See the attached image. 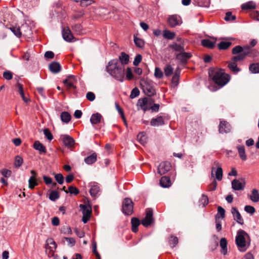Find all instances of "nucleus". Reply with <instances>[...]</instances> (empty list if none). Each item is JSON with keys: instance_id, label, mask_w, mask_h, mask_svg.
<instances>
[{"instance_id": "f257e3e1", "label": "nucleus", "mask_w": 259, "mask_h": 259, "mask_svg": "<svg viewBox=\"0 0 259 259\" xmlns=\"http://www.w3.org/2000/svg\"><path fill=\"white\" fill-rule=\"evenodd\" d=\"M232 54L237 56L232 57V61L228 63V67L232 72L237 73L240 69L237 67L236 62L244 59L246 56L250 57L256 56L258 53L254 50H252L248 46L242 47L237 46L232 51Z\"/></svg>"}, {"instance_id": "f03ea898", "label": "nucleus", "mask_w": 259, "mask_h": 259, "mask_svg": "<svg viewBox=\"0 0 259 259\" xmlns=\"http://www.w3.org/2000/svg\"><path fill=\"white\" fill-rule=\"evenodd\" d=\"M107 72L117 80L122 81L124 77V66L118 60L114 59L108 63Z\"/></svg>"}, {"instance_id": "7ed1b4c3", "label": "nucleus", "mask_w": 259, "mask_h": 259, "mask_svg": "<svg viewBox=\"0 0 259 259\" xmlns=\"http://www.w3.org/2000/svg\"><path fill=\"white\" fill-rule=\"evenodd\" d=\"M235 242L238 250L240 251L244 252L250 246L251 238L247 233L242 229H240L237 232Z\"/></svg>"}, {"instance_id": "20e7f679", "label": "nucleus", "mask_w": 259, "mask_h": 259, "mask_svg": "<svg viewBox=\"0 0 259 259\" xmlns=\"http://www.w3.org/2000/svg\"><path fill=\"white\" fill-rule=\"evenodd\" d=\"M209 75L213 81L222 88L225 85L230 79V76L222 69H215L209 72Z\"/></svg>"}, {"instance_id": "39448f33", "label": "nucleus", "mask_w": 259, "mask_h": 259, "mask_svg": "<svg viewBox=\"0 0 259 259\" xmlns=\"http://www.w3.org/2000/svg\"><path fill=\"white\" fill-rule=\"evenodd\" d=\"M153 104L152 101L147 98H144L139 99L137 105L144 111L150 110L151 105Z\"/></svg>"}, {"instance_id": "423d86ee", "label": "nucleus", "mask_w": 259, "mask_h": 259, "mask_svg": "<svg viewBox=\"0 0 259 259\" xmlns=\"http://www.w3.org/2000/svg\"><path fill=\"white\" fill-rule=\"evenodd\" d=\"M133 205L131 199L125 198L122 203V212L126 215H131L133 212Z\"/></svg>"}, {"instance_id": "0eeeda50", "label": "nucleus", "mask_w": 259, "mask_h": 259, "mask_svg": "<svg viewBox=\"0 0 259 259\" xmlns=\"http://www.w3.org/2000/svg\"><path fill=\"white\" fill-rule=\"evenodd\" d=\"M57 244L54 240L51 238H48L46 241V252L49 256H53L56 249Z\"/></svg>"}, {"instance_id": "6e6552de", "label": "nucleus", "mask_w": 259, "mask_h": 259, "mask_svg": "<svg viewBox=\"0 0 259 259\" xmlns=\"http://www.w3.org/2000/svg\"><path fill=\"white\" fill-rule=\"evenodd\" d=\"M153 210L151 208H148L146 210V217L141 221V224L146 227L151 225L153 222Z\"/></svg>"}, {"instance_id": "1a4fd4ad", "label": "nucleus", "mask_w": 259, "mask_h": 259, "mask_svg": "<svg viewBox=\"0 0 259 259\" xmlns=\"http://www.w3.org/2000/svg\"><path fill=\"white\" fill-rule=\"evenodd\" d=\"M79 207L82 210L83 216L82 221L84 223H87L91 217L92 213L91 208L84 204H80Z\"/></svg>"}, {"instance_id": "9d476101", "label": "nucleus", "mask_w": 259, "mask_h": 259, "mask_svg": "<svg viewBox=\"0 0 259 259\" xmlns=\"http://www.w3.org/2000/svg\"><path fill=\"white\" fill-rule=\"evenodd\" d=\"M167 22L171 27H175L177 25H181L182 23V20L180 16L178 15H172L168 17Z\"/></svg>"}, {"instance_id": "9b49d317", "label": "nucleus", "mask_w": 259, "mask_h": 259, "mask_svg": "<svg viewBox=\"0 0 259 259\" xmlns=\"http://www.w3.org/2000/svg\"><path fill=\"white\" fill-rule=\"evenodd\" d=\"M62 33L63 38L65 41L68 42L75 41V37L68 27H63L62 30Z\"/></svg>"}, {"instance_id": "f8f14e48", "label": "nucleus", "mask_w": 259, "mask_h": 259, "mask_svg": "<svg viewBox=\"0 0 259 259\" xmlns=\"http://www.w3.org/2000/svg\"><path fill=\"white\" fill-rule=\"evenodd\" d=\"M143 92L148 96H152L155 94L154 88L147 81L141 82Z\"/></svg>"}, {"instance_id": "ddd939ff", "label": "nucleus", "mask_w": 259, "mask_h": 259, "mask_svg": "<svg viewBox=\"0 0 259 259\" xmlns=\"http://www.w3.org/2000/svg\"><path fill=\"white\" fill-rule=\"evenodd\" d=\"M171 168L170 163L168 162H161L158 168V173L162 175L166 174L168 172Z\"/></svg>"}, {"instance_id": "4468645a", "label": "nucleus", "mask_w": 259, "mask_h": 259, "mask_svg": "<svg viewBox=\"0 0 259 259\" xmlns=\"http://www.w3.org/2000/svg\"><path fill=\"white\" fill-rule=\"evenodd\" d=\"M214 164L216 166H217V168L215 169L214 168H212L211 176H213V172H214L216 179L219 181H221L223 177V169L219 162L215 161Z\"/></svg>"}, {"instance_id": "2eb2a0df", "label": "nucleus", "mask_w": 259, "mask_h": 259, "mask_svg": "<svg viewBox=\"0 0 259 259\" xmlns=\"http://www.w3.org/2000/svg\"><path fill=\"white\" fill-rule=\"evenodd\" d=\"M231 184L233 189L234 190L239 191L244 189L246 183L244 180H243L241 182L238 180L235 179L232 181Z\"/></svg>"}, {"instance_id": "dca6fc26", "label": "nucleus", "mask_w": 259, "mask_h": 259, "mask_svg": "<svg viewBox=\"0 0 259 259\" xmlns=\"http://www.w3.org/2000/svg\"><path fill=\"white\" fill-rule=\"evenodd\" d=\"M75 82V77L73 75L68 76L67 78L63 81V83L67 90L75 88L74 84Z\"/></svg>"}, {"instance_id": "f3484780", "label": "nucleus", "mask_w": 259, "mask_h": 259, "mask_svg": "<svg viewBox=\"0 0 259 259\" xmlns=\"http://www.w3.org/2000/svg\"><path fill=\"white\" fill-rule=\"evenodd\" d=\"M231 125L226 121L222 120L219 125V132L220 133H228L231 131Z\"/></svg>"}, {"instance_id": "a211bd4d", "label": "nucleus", "mask_w": 259, "mask_h": 259, "mask_svg": "<svg viewBox=\"0 0 259 259\" xmlns=\"http://www.w3.org/2000/svg\"><path fill=\"white\" fill-rule=\"evenodd\" d=\"M231 213L233 214L234 220H235L238 224L240 225L244 224V220L240 212L236 207L232 208Z\"/></svg>"}, {"instance_id": "6ab92c4d", "label": "nucleus", "mask_w": 259, "mask_h": 259, "mask_svg": "<svg viewBox=\"0 0 259 259\" xmlns=\"http://www.w3.org/2000/svg\"><path fill=\"white\" fill-rule=\"evenodd\" d=\"M61 138L63 144L67 147H71L73 146L74 144V139L70 136L64 135L61 136Z\"/></svg>"}, {"instance_id": "aec40b11", "label": "nucleus", "mask_w": 259, "mask_h": 259, "mask_svg": "<svg viewBox=\"0 0 259 259\" xmlns=\"http://www.w3.org/2000/svg\"><path fill=\"white\" fill-rule=\"evenodd\" d=\"M192 55L190 53H186L184 52H181L176 55V58L181 63H184L190 59Z\"/></svg>"}, {"instance_id": "412c9836", "label": "nucleus", "mask_w": 259, "mask_h": 259, "mask_svg": "<svg viewBox=\"0 0 259 259\" xmlns=\"http://www.w3.org/2000/svg\"><path fill=\"white\" fill-rule=\"evenodd\" d=\"M7 28L10 29L14 34L18 38H20L22 36L20 27L18 25H12L10 27H6Z\"/></svg>"}, {"instance_id": "4be33fe9", "label": "nucleus", "mask_w": 259, "mask_h": 259, "mask_svg": "<svg viewBox=\"0 0 259 259\" xmlns=\"http://www.w3.org/2000/svg\"><path fill=\"white\" fill-rule=\"evenodd\" d=\"M164 124V121L162 116H158L152 118L150 121V124L153 126H158Z\"/></svg>"}, {"instance_id": "5701e85b", "label": "nucleus", "mask_w": 259, "mask_h": 259, "mask_svg": "<svg viewBox=\"0 0 259 259\" xmlns=\"http://www.w3.org/2000/svg\"><path fill=\"white\" fill-rule=\"evenodd\" d=\"M49 69L52 73H57L60 71L61 66L58 62H53L50 64Z\"/></svg>"}, {"instance_id": "b1692460", "label": "nucleus", "mask_w": 259, "mask_h": 259, "mask_svg": "<svg viewBox=\"0 0 259 259\" xmlns=\"http://www.w3.org/2000/svg\"><path fill=\"white\" fill-rule=\"evenodd\" d=\"M90 194L92 196H96L99 192V187L97 183L92 182L90 183Z\"/></svg>"}, {"instance_id": "393cba45", "label": "nucleus", "mask_w": 259, "mask_h": 259, "mask_svg": "<svg viewBox=\"0 0 259 259\" xmlns=\"http://www.w3.org/2000/svg\"><path fill=\"white\" fill-rule=\"evenodd\" d=\"M220 246L221 247V252L224 255L227 253V241L225 238H222L220 242Z\"/></svg>"}, {"instance_id": "a878e982", "label": "nucleus", "mask_w": 259, "mask_h": 259, "mask_svg": "<svg viewBox=\"0 0 259 259\" xmlns=\"http://www.w3.org/2000/svg\"><path fill=\"white\" fill-rule=\"evenodd\" d=\"M169 47L174 51L181 53L185 51L184 45L182 44H178L173 43L169 46Z\"/></svg>"}, {"instance_id": "bb28decb", "label": "nucleus", "mask_w": 259, "mask_h": 259, "mask_svg": "<svg viewBox=\"0 0 259 259\" xmlns=\"http://www.w3.org/2000/svg\"><path fill=\"white\" fill-rule=\"evenodd\" d=\"M250 200L253 202H257L259 201V192L256 189H253L251 194L249 196Z\"/></svg>"}, {"instance_id": "cd10ccee", "label": "nucleus", "mask_w": 259, "mask_h": 259, "mask_svg": "<svg viewBox=\"0 0 259 259\" xmlns=\"http://www.w3.org/2000/svg\"><path fill=\"white\" fill-rule=\"evenodd\" d=\"M33 148L41 153L46 152V147L38 141H36L33 144Z\"/></svg>"}, {"instance_id": "c85d7f7f", "label": "nucleus", "mask_w": 259, "mask_h": 259, "mask_svg": "<svg viewBox=\"0 0 259 259\" xmlns=\"http://www.w3.org/2000/svg\"><path fill=\"white\" fill-rule=\"evenodd\" d=\"M237 149L238 150L239 157H240L241 160L243 161L246 160L247 159V156L245 154L244 147L241 146H237Z\"/></svg>"}, {"instance_id": "c756f323", "label": "nucleus", "mask_w": 259, "mask_h": 259, "mask_svg": "<svg viewBox=\"0 0 259 259\" xmlns=\"http://www.w3.org/2000/svg\"><path fill=\"white\" fill-rule=\"evenodd\" d=\"M160 185L164 188L168 187L171 185L170 179L167 177H162L160 180Z\"/></svg>"}, {"instance_id": "7c9ffc66", "label": "nucleus", "mask_w": 259, "mask_h": 259, "mask_svg": "<svg viewBox=\"0 0 259 259\" xmlns=\"http://www.w3.org/2000/svg\"><path fill=\"white\" fill-rule=\"evenodd\" d=\"M102 116L99 113L93 114L90 119V121L93 124L99 123L101 120Z\"/></svg>"}, {"instance_id": "2f4dec72", "label": "nucleus", "mask_w": 259, "mask_h": 259, "mask_svg": "<svg viewBox=\"0 0 259 259\" xmlns=\"http://www.w3.org/2000/svg\"><path fill=\"white\" fill-rule=\"evenodd\" d=\"M215 42V40L211 41L208 39H204L201 40V45L204 47L211 49L214 47Z\"/></svg>"}, {"instance_id": "473e14b6", "label": "nucleus", "mask_w": 259, "mask_h": 259, "mask_svg": "<svg viewBox=\"0 0 259 259\" xmlns=\"http://www.w3.org/2000/svg\"><path fill=\"white\" fill-rule=\"evenodd\" d=\"M132 230L134 232H137L138 231V226L140 223V221L136 218H133L131 220Z\"/></svg>"}, {"instance_id": "72a5a7b5", "label": "nucleus", "mask_w": 259, "mask_h": 259, "mask_svg": "<svg viewBox=\"0 0 259 259\" xmlns=\"http://www.w3.org/2000/svg\"><path fill=\"white\" fill-rule=\"evenodd\" d=\"M97 160V154L95 153L88 156L84 159V162L88 164H91L95 162Z\"/></svg>"}, {"instance_id": "f704fd0d", "label": "nucleus", "mask_w": 259, "mask_h": 259, "mask_svg": "<svg viewBox=\"0 0 259 259\" xmlns=\"http://www.w3.org/2000/svg\"><path fill=\"white\" fill-rule=\"evenodd\" d=\"M119 59L118 61L124 66V65L128 64L129 62V56L126 53L122 52Z\"/></svg>"}, {"instance_id": "c9c22d12", "label": "nucleus", "mask_w": 259, "mask_h": 259, "mask_svg": "<svg viewBox=\"0 0 259 259\" xmlns=\"http://www.w3.org/2000/svg\"><path fill=\"white\" fill-rule=\"evenodd\" d=\"M163 36L165 38L172 39L175 37L176 33L174 32L165 29L163 31Z\"/></svg>"}, {"instance_id": "e433bc0d", "label": "nucleus", "mask_w": 259, "mask_h": 259, "mask_svg": "<svg viewBox=\"0 0 259 259\" xmlns=\"http://www.w3.org/2000/svg\"><path fill=\"white\" fill-rule=\"evenodd\" d=\"M61 120L65 123H68L71 120V115L67 112H63L61 114Z\"/></svg>"}, {"instance_id": "4c0bfd02", "label": "nucleus", "mask_w": 259, "mask_h": 259, "mask_svg": "<svg viewBox=\"0 0 259 259\" xmlns=\"http://www.w3.org/2000/svg\"><path fill=\"white\" fill-rule=\"evenodd\" d=\"M29 188L31 189H33L35 186L38 185L37 180L36 178L34 177H30L29 180Z\"/></svg>"}, {"instance_id": "58836bf2", "label": "nucleus", "mask_w": 259, "mask_h": 259, "mask_svg": "<svg viewBox=\"0 0 259 259\" xmlns=\"http://www.w3.org/2000/svg\"><path fill=\"white\" fill-rule=\"evenodd\" d=\"M255 4L252 2H249L245 4H243L241 6L243 10L253 9L255 8Z\"/></svg>"}, {"instance_id": "ea45409f", "label": "nucleus", "mask_w": 259, "mask_h": 259, "mask_svg": "<svg viewBox=\"0 0 259 259\" xmlns=\"http://www.w3.org/2000/svg\"><path fill=\"white\" fill-rule=\"evenodd\" d=\"M65 241L67 242L68 245L72 247L75 244V240L74 238L71 237H63L62 239V242L63 243H65Z\"/></svg>"}, {"instance_id": "a19ab883", "label": "nucleus", "mask_w": 259, "mask_h": 259, "mask_svg": "<svg viewBox=\"0 0 259 259\" xmlns=\"http://www.w3.org/2000/svg\"><path fill=\"white\" fill-rule=\"evenodd\" d=\"M137 138L142 144H144L146 143L147 137L145 132L139 133L137 136Z\"/></svg>"}, {"instance_id": "79ce46f5", "label": "nucleus", "mask_w": 259, "mask_h": 259, "mask_svg": "<svg viewBox=\"0 0 259 259\" xmlns=\"http://www.w3.org/2000/svg\"><path fill=\"white\" fill-rule=\"evenodd\" d=\"M232 43L229 41H221L218 44V48L220 50H226L229 48Z\"/></svg>"}, {"instance_id": "37998d69", "label": "nucleus", "mask_w": 259, "mask_h": 259, "mask_svg": "<svg viewBox=\"0 0 259 259\" xmlns=\"http://www.w3.org/2000/svg\"><path fill=\"white\" fill-rule=\"evenodd\" d=\"M164 74L166 76H170L174 72V69L170 65H166L164 68Z\"/></svg>"}, {"instance_id": "c03bdc74", "label": "nucleus", "mask_w": 259, "mask_h": 259, "mask_svg": "<svg viewBox=\"0 0 259 259\" xmlns=\"http://www.w3.org/2000/svg\"><path fill=\"white\" fill-rule=\"evenodd\" d=\"M250 71L253 73H257L259 72V64H252L249 66Z\"/></svg>"}, {"instance_id": "a18cd8bd", "label": "nucleus", "mask_w": 259, "mask_h": 259, "mask_svg": "<svg viewBox=\"0 0 259 259\" xmlns=\"http://www.w3.org/2000/svg\"><path fill=\"white\" fill-rule=\"evenodd\" d=\"M169 245L174 247L178 243V239L177 237L171 236L168 240Z\"/></svg>"}, {"instance_id": "49530a36", "label": "nucleus", "mask_w": 259, "mask_h": 259, "mask_svg": "<svg viewBox=\"0 0 259 259\" xmlns=\"http://www.w3.org/2000/svg\"><path fill=\"white\" fill-rule=\"evenodd\" d=\"M134 42L135 45L139 48H142L144 46V41L143 39L134 36Z\"/></svg>"}, {"instance_id": "de8ad7c7", "label": "nucleus", "mask_w": 259, "mask_h": 259, "mask_svg": "<svg viewBox=\"0 0 259 259\" xmlns=\"http://www.w3.org/2000/svg\"><path fill=\"white\" fill-rule=\"evenodd\" d=\"M154 76L156 78L160 79L163 76V73L160 68L156 67L154 71Z\"/></svg>"}, {"instance_id": "09e8293b", "label": "nucleus", "mask_w": 259, "mask_h": 259, "mask_svg": "<svg viewBox=\"0 0 259 259\" xmlns=\"http://www.w3.org/2000/svg\"><path fill=\"white\" fill-rule=\"evenodd\" d=\"M218 215L220 217V219L221 220H223L225 217V210L221 206H219L218 208V213L215 217H217Z\"/></svg>"}, {"instance_id": "8fccbe9b", "label": "nucleus", "mask_w": 259, "mask_h": 259, "mask_svg": "<svg viewBox=\"0 0 259 259\" xmlns=\"http://www.w3.org/2000/svg\"><path fill=\"white\" fill-rule=\"evenodd\" d=\"M216 229L218 232L222 230V220L219 216L215 217Z\"/></svg>"}, {"instance_id": "3c124183", "label": "nucleus", "mask_w": 259, "mask_h": 259, "mask_svg": "<svg viewBox=\"0 0 259 259\" xmlns=\"http://www.w3.org/2000/svg\"><path fill=\"white\" fill-rule=\"evenodd\" d=\"M59 197V193L56 191H53L51 192L49 198L52 200L55 201Z\"/></svg>"}, {"instance_id": "603ef678", "label": "nucleus", "mask_w": 259, "mask_h": 259, "mask_svg": "<svg viewBox=\"0 0 259 259\" xmlns=\"http://www.w3.org/2000/svg\"><path fill=\"white\" fill-rule=\"evenodd\" d=\"M140 94V91L137 88H134L131 93L130 98L134 99L137 97Z\"/></svg>"}, {"instance_id": "864d4df0", "label": "nucleus", "mask_w": 259, "mask_h": 259, "mask_svg": "<svg viewBox=\"0 0 259 259\" xmlns=\"http://www.w3.org/2000/svg\"><path fill=\"white\" fill-rule=\"evenodd\" d=\"M199 202L203 206H206L208 203V198L207 196L203 195L199 200Z\"/></svg>"}, {"instance_id": "5fc2aeb1", "label": "nucleus", "mask_w": 259, "mask_h": 259, "mask_svg": "<svg viewBox=\"0 0 259 259\" xmlns=\"http://www.w3.org/2000/svg\"><path fill=\"white\" fill-rule=\"evenodd\" d=\"M179 76L178 74H175L171 79V84L173 87H176L179 83Z\"/></svg>"}, {"instance_id": "6e6d98bb", "label": "nucleus", "mask_w": 259, "mask_h": 259, "mask_svg": "<svg viewBox=\"0 0 259 259\" xmlns=\"http://www.w3.org/2000/svg\"><path fill=\"white\" fill-rule=\"evenodd\" d=\"M73 30L75 31L77 34H81L82 31V26L80 24H75L72 26Z\"/></svg>"}, {"instance_id": "4d7b16f0", "label": "nucleus", "mask_w": 259, "mask_h": 259, "mask_svg": "<svg viewBox=\"0 0 259 259\" xmlns=\"http://www.w3.org/2000/svg\"><path fill=\"white\" fill-rule=\"evenodd\" d=\"M244 210L246 212L251 214H253L255 212V208L250 205H246L244 207Z\"/></svg>"}, {"instance_id": "13d9d810", "label": "nucleus", "mask_w": 259, "mask_h": 259, "mask_svg": "<svg viewBox=\"0 0 259 259\" xmlns=\"http://www.w3.org/2000/svg\"><path fill=\"white\" fill-rule=\"evenodd\" d=\"M55 178L56 180V181L59 184H62L64 182V177L63 175L61 174H56L55 176Z\"/></svg>"}, {"instance_id": "bf43d9fd", "label": "nucleus", "mask_w": 259, "mask_h": 259, "mask_svg": "<svg viewBox=\"0 0 259 259\" xmlns=\"http://www.w3.org/2000/svg\"><path fill=\"white\" fill-rule=\"evenodd\" d=\"M23 159L20 156H17L15 158V165L16 167H20L23 163Z\"/></svg>"}, {"instance_id": "052dcab7", "label": "nucleus", "mask_w": 259, "mask_h": 259, "mask_svg": "<svg viewBox=\"0 0 259 259\" xmlns=\"http://www.w3.org/2000/svg\"><path fill=\"white\" fill-rule=\"evenodd\" d=\"M236 17L235 16L232 15V13L230 12H228L226 13V16L225 17V20L226 21H233L235 20Z\"/></svg>"}, {"instance_id": "680f3d73", "label": "nucleus", "mask_w": 259, "mask_h": 259, "mask_svg": "<svg viewBox=\"0 0 259 259\" xmlns=\"http://www.w3.org/2000/svg\"><path fill=\"white\" fill-rule=\"evenodd\" d=\"M86 98L90 101H93L95 99V95L94 93L89 92L87 93Z\"/></svg>"}, {"instance_id": "e2e57ef3", "label": "nucleus", "mask_w": 259, "mask_h": 259, "mask_svg": "<svg viewBox=\"0 0 259 259\" xmlns=\"http://www.w3.org/2000/svg\"><path fill=\"white\" fill-rule=\"evenodd\" d=\"M44 133L46 138L50 141L53 139V136L51 132L48 129H45Z\"/></svg>"}, {"instance_id": "0e129e2a", "label": "nucleus", "mask_w": 259, "mask_h": 259, "mask_svg": "<svg viewBox=\"0 0 259 259\" xmlns=\"http://www.w3.org/2000/svg\"><path fill=\"white\" fill-rule=\"evenodd\" d=\"M68 191L70 194L77 195L79 193V190L75 187L70 186L68 188Z\"/></svg>"}, {"instance_id": "69168bd1", "label": "nucleus", "mask_w": 259, "mask_h": 259, "mask_svg": "<svg viewBox=\"0 0 259 259\" xmlns=\"http://www.w3.org/2000/svg\"><path fill=\"white\" fill-rule=\"evenodd\" d=\"M126 77L128 80H131L133 78L132 71L130 68H127L126 69Z\"/></svg>"}, {"instance_id": "338daca9", "label": "nucleus", "mask_w": 259, "mask_h": 259, "mask_svg": "<svg viewBox=\"0 0 259 259\" xmlns=\"http://www.w3.org/2000/svg\"><path fill=\"white\" fill-rule=\"evenodd\" d=\"M217 186V183L215 181H213L209 186H208V190L209 191H214L215 190Z\"/></svg>"}, {"instance_id": "774afa93", "label": "nucleus", "mask_w": 259, "mask_h": 259, "mask_svg": "<svg viewBox=\"0 0 259 259\" xmlns=\"http://www.w3.org/2000/svg\"><path fill=\"white\" fill-rule=\"evenodd\" d=\"M251 17L255 20L259 21V12L258 11H253L251 12Z\"/></svg>"}]
</instances>
